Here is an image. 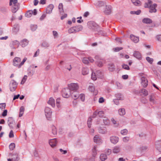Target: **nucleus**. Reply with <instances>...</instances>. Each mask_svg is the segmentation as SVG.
<instances>
[{"label": "nucleus", "mask_w": 161, "mask_h": 161, "mask_svg": "<svg viewBox=\"0 0 161 161\" xmlns=\"http://www.w3.org/2000/svg\"><path fill=\"white\" fill-rule=\"evenodd\" d=\"M27 58L25 57L23 61L21 62V58L19 57H16L13 60V65L14 66L17 67L18 68H20L24 64Z\"/></svg>", "instance_id": "nucleus-1"}, {"label": "nucleus", "mask_w": 161, "mask_h": 161, "mask_svg": "<svg viewBox=\"0 0 161 161\" xmlns=\"http://www.w3.org/2000/svg\"><path fill=\"white\" fill-rule=\"evenodd\" d=\"M9 5H12L11 10L12 13H15L19 9V4L17 0H10Z\"/></svg>", "instance_id": "nucleus-2"}, {"label": "nucleus", "mask_w": 161, "mask_h": 161, "mask_svg": "<svg viewBox=\"0 0 161 161\" xmlns=\"http://www.w3.org/2000/svg\"><path fill=\"white\" fill-rule=\"evenodd\" d=\"M71 92L68 88L63 89L62 92V94L63 97L68 98L71 95Z\"/></svg>", "instance_id": "nucleus-3"}, {"label": "nucleus", "mask_w": 161, "mask_h": 161, "mask_svg": "<svg viewBox=\"0 0 161 161\" xmlns=\"http://www.w3.org/2000/svg\"><path fill=\"white\" fill-rule=\"evenodd\" d=\"M148 3L149 4V12L151 13H155L157 11V10L156 8L157 7V4H154L153 5H152V2L150 0H148Z\"/></svg>", "instance_id": "nucleus-4"}, {"label": "nucleus", "mask_w": 161, "mask_h": 161, "mask_svg": "<svg viewBox=\"0 0 161 161\" xmlns=\"http://www.w3.org/2000/svg\"><path fill=\"white\" fill-rule=\"evenodd\" d=\"M7 123L10 128L13 129L15 125V120L12 117H9L8 118Z\"/></svg>", "instance_id": "nucleus-5"}, {"label": "nucleus", "mask_w": 161, "mask_h": 161, "mask_svg": "<svg viewBox=\"0 0 161 161\" xmlns=\"http://www.w3.org/2000/svg\"><path fill=\"white\" fill-rule=\"evenodd\" d=\"M68 86V88L71 92L73 91V92L74 91H77L79 87L78 84L75 83H71L69 84Z\"/></svg>", "instance_id": "nucleus-6"}, {"label": "nucleus", "mask_w": 161, "mask_h": 161, "mask_svg": "<svg viewBox=\"0 0 161 161\" xmlns=\"http://www.w3.org/2000/svg\"><path fill=\"white\" fill-rule=\"evenodd\" d=\"M9 156L12 157V161H18L19 159L18 154L17 153L14 154L9 153Z\"/></svg>", "instance_id": "nucleus-7"}, {"label": "nucleus", "mask_w": 161, "mask_h": 161, "mask_svg": "<svg viewBox=\"0 0 161 161\" xmlns=\"http://www.w3.org/2000/svg\"><path fill=\"white\" fill-rule=\"evenodd\" d=\"M45 112L46 117L47 118H50L52 114L51 109L50 108L47 107L45 108Z\"/></svg>", "instance_id": "nucleus-8"}, {"label": "nucleus", "mask_w": 161, "mask_h": 161, "mask_svg": "<svg viewBox=\"0 0 161 161\" xmlns=\"http://www.w3.org/2000/svg\"><path fill=\"white\" fill-rule=\"evenodd\" d=\"M98 132L103 134H106L107 133V129L105 127H99L97 128Z\"/></svg>", "instance_id": "nucleus-9"}, {"label": "nucleus", "mask_w": 161, "mask_h": 161, "mask_svg": "<svg viewBox=\"0 0 161 161\" xmlns=\"http://www.w3.org/2000/svg\"><path fill=\"white\" fill-rule=\"evenodd\" d=\"M141 83L144 87H146L148 85V81L146 78L145 77H142L141 79Z\"/></svg>", "instance_id": "nucleus-10"}, {"label": "nucleus", "mask_w": 161, "mask_h": 161, "mask_svg": "<svg viewBox=\"0 0 161 161\" xmlns=\"http://www.w3.org/2000/svg\"><path fill=\"white\" fill-rule=\"evenodd\" d=\"M110 139L112 143L115 144L118 142L119 138L117 136H113L110 137Z\"/></svg>", "instance_id": "nucleus-11"}, {"label": "nucleus", "mask_w": 161, "mask_h": 161, "mask_svg": "<svg viewBox=\"0 0 161 161\" xmlns=\"http://www.w3.org/2000/svg\"><path fill=\"white\" fill-rule=\"evenodd\" d=\"M89 24L91 27V28L95 30H97L98 27V25L95 23L93 22H89Z\"/></svg>", "instance_id": "nucleus-12"}, {"label": "nucleus", "mask_w": 161, "mask_h": 161, "mask_svg": "<svg viewBox=\"0 0 161 161\" xmlns=\"http://www.w3.org/2000/svg\"><path fill=\"white\" fill-rule=\"evenodd\" d=\"M49 142L50 145L52 147H54L57 144V141L56 138L50 140Z\"/></svg>", "instance_id": "nucleus-13"}, {"label": "nucleus", "mask_w": 161, "mask_h": 161, "mask_svg": "<svg viewBox=\"0 0 161 161\" xmlns=\"http://www.w3.org/2000/svg\"><path fill=\"white\" fill-rule=\"evenodd\" d=\"M71 95L75 100L77 99L79 97V94L77 91H74L72 93L71 92Z\"/></svg>", "instance_id": "nucleus-14"}, {"label": "nucleus", "mask_w": 161, "mask_h": 161, "mask_svg": "<svg viewBox=\"0 0 161 161\" xmlns=\"http://www.w3.org/2000/svg\"><path fill=\"white\" fill-rule=\"evenodd\" d=\"M155 146L157 149L161 153V140L157 141L155 142Z\"/></svg>", "instance_id": "nucleus-15"}, {"label": "nucleus", "mask_w": 161, "mask_h": 161, "mask_svg": "<svg viewBox=\"0 0 161 161\" xmlns=\"http://www.w3.org/2000/svg\"><path fill=\"white\" fill-rule=\"evenodd\" d=\"M94 142H96L97 144H100L102 142V140L97 135H96L94 137Z\"/></svg>", "instance_id": "nucleus-16"}, {"label": "nucleus", "mask_w": 161, "mask_h": 161, "mask_svg": "<svg viewBox=\"0 0 161 161\" xmlns=\"http://www.w3.org/2000/svg\"><path fill=\"white\" fill-rule=\"evenodd\" d=\"M54 7V5L53 4L49 5L46 8V13L49 14L51 13Z\"/></svg>", "instance_id": "nucleus-17"}, {"label": "nucleus", "mask_w": 161, "mask_h": 161, "mask_svg": "<svg viewBox=\"0 0 161 161\" xmlns=\"http://www.w3.org/2000/svg\"><path fill=\"white\" fill-rule=\"evenodd\" d=\"M133 56L138 59H141L142 58L141 53L138 51H135L133 53Z\"/></svg>", "instance_id": "nucleus-18"}, {"label": "nucleus", "mask_w": 161, "mask_h": 161, "mask_svg": "<svg viewBox=\"0 0 161 161\" xmlns=\"http://www.w3.org/2000/svg\"><path fill=\"white\" fill-rule=\"evenodd\" d=\"M111 12V7L110 6H106L105 9L104 10V13L107 14H110Z\"/></svg>", "instance_id": "nucleus-19"}, {"label": "nucleus", "mask_w": 161, "mask_h": 161, "mask_svg": "<svg viewBox=\"0 0 161 161\" xmlns=\"http://www.w3.org/2000/svg\"><path fill=\"white\" fill-rule=\"evenodd\" d=\"M121 150L119 146H116L114 147L113 149V152L114 153H117L120 152Z\"/></svg>", "instance_id": "nucleus-20"}, {"label": "nucleus", "mask_w": 161, "mask_h": 161, "mask_svg": "<svg viewBox=\"0 0 161 161\" xmlns=\"http://www.w3.org/2000/svg\"><path fill=\"white\" fill-rule=\"evenodd\" d=\"M131 40L135 43H137L139 41V38L131 34L130 36Z\"/></svg>", "instance_id": "nucleus-21"}, {"label": "nucleus", "mask_w": 161, "mask_h": 161, "mask_svg": "<svg viewBox=\"0 0 161 161\" xmlns=\"http://www.w3.org/2000/svg\"><path fill=\"white\" fill-rule=\"evenodd\" d=\"M48 103L51 105V106L54 107L55 106V100L52 97L50 98L49 100L47 102Z\"/></svg>", "instance_id": "nucleus-22"}, {"label": "nucleus", "mask_w": 161, "mask_h": 161, "mask_svg": "<svg viewBox=\"0 0 161 161\" xmlns=\"http://www.w3.org/2000/svg\"><path fill=\"white\" fill-rule=\"evenodd\" d=\"M21 46L23 47H24L28 45V41L26 39H24L21 42Z\"/></svg>", "instance_id": "nucleus-23"}, {"label": "nucleus", "mask_w": 161, "mask_h": 161, "mask_svg": "<svg viewBox=\"0 0 161 161\" xmlns=\"http://www.w3.org/2000/svg\"><path fill=\"white\" fill-rule=\"evenodd\" d=\"M103 121L105 125H108L110 124V120L107 117H104L103 118Z\"/></svg>", "instance_id": "nucleus-24"}, {"label": "nucleus", "mask_w": 161, "mask_h": 161, "mask_svg": "<svg viewBox=\"0 0 161 161\" xmlns=\"http://www.w3.org/2000/svg\"><path fill=\"white\" fill-rule=\"evenodd\" d=\"M142 22L146 24H151L152 22V20L148 18H144L142 19Z\"/></svg>", "instance_id": "nucleus-25"}, {"label": "nucleus", "mask_w": 161, "mask_h": 161, "mask_svg": "<svg viewBox=\"0 0 161 161\" xmlns=\"http://www.w3.org/2000/svg\"><path fill=\"white\" fill-rule=\"evenodd\" d=\"M117 99L119 100H123L124 99V96L120 93H118L115 95Z\"/></svg>", "instance_id": "nucleus-26"}, {"label": "nucleus", "mask_w": 161, "mask_h": 161, "mask_svg": "<svg viewBox=\"0 0 161 161\" xmlns=\"http://www.w3.org/2000/svg\"><path fill=\"white\" fill-rule=\"evenodd\" d=\"M74 28L75 30V33H76L81 31L83 29V27L82 25H79L77 26H74Z\"/></svg>", "instance_id": "nucleus-27"}, {"label": "nucleus", "mask_w": 161, "mask_h": 161, "mask_svg": "<svg viewBox=\"0 0 161 161\" xmlns=\"http://www.w3.org/2000/svg\"><path fill=\"white\" fill-rule=\"evenodd\" d=\"M108 69L110 71H113L115 69V66L112 63H110L108 65Z\"/></svg>", "instance_id": "nucleus-28"}, {"label": "nucleus", "mask_w": 161, "mask_h": 161, "mask_svg": "<svg viewBox=\"0 0 161 161\" xmlns=\"http://www.w3.org/2000/svg\"><path fill=\"white\" fill-rule=\"evenodd\" d=\"M132 3L134 5L139 6L141 5V2L139 0H131Z\"/></svg>", "instance_id": "nucleus-29"}, {"label": "nucleus", "mask_w": 161, "mask_h": 161, "mask_svg": "<svg viewBox=\"0 0 161 161\" xmlns=\"http://www.w3.org/2000/svg\"><path fill=\"white\" fill-rule=\"evenodd\" d=\"M89 72V69L87 68L84 67L82 69V73L83 75L87 74Z\"/></svg>", "instance_id": "nucleus-30"}, {"label": "nucleus", "mask_w": 161, "mask_h": 161, "mask_svg": "<svg viewBox=\"0 0 161 161\" xmlns=\"http://www.w3.org/2000/svg\"><path fill=\"white\" fill-rule=\"evenodd\" d=\"M97 146H94L92 148V155L93 157H95L97 154Z\"/></svg>", "instance_id": "nucleus-31"}, {"label": "nucleus", "mask_w": 161, "mask_h": 161, "mask_svg": "<svg viewBox=\"0 0 161 161\" xmlns=\"http://www.w3.org/2000/svg\"><path fill=\"white\" fill-rule=\"evenodd\" d=\"M33 13V11L29 10L25 14V16L28 18L32 16Z\"/></svg>", "instance_id": "nucleus-32"}, {"label": "nucleus", "mask_w": 161, "mask_h": 161, "mask_svg": "<svg viewBox=\"0 0 161 161\" xmlns=\"http://www.w3.org/2000/svg\"><path fill=\"white\" fill-rule=\"evenodd\" d=\"M140 93H142L144 96H147L148 95V91L144 89H141L140 91Z\"/></svg>", "instance_id": "nucleus-33"}, {"label": "nucleus", "mask_w": 161, "mask_h": 161, "mask_svg": "<svg viewBox=\"0 0 161 161\" xmlns=\"http://www.w3.org/2000/svg\"><path fill=\"white\" fill-rule=\"evenodd\" d=\"M147 148V146H143L139 147L138 149V151L141 152H144L146 151Z\"/></svg>", "instance_id": "nucleus-34"}, {"label": "nucleus", "mask_w": 161, "mask_h": 161, "mask_svg": "<svg viewBox=\"0 0 161 161\" xmlns=\"http://www.w3.org/2000/svg\"><path fill=\"white\" fill-rule=\"evenodd\" d=\"M100 158L102 161H104L107 158V157L106 154H102L100 155Z\"/></svg>", "instance_id": "nucleus-35"}, {"label": "nucleus", "mask_w": 161, "mask_h": 161, "mask_svg": "<svg viewBox=\"0 0 161 161\" xmlns=\"http://www.w3.org/2000/svg\"><path fill=\"white\" fill-rule=\"evenodd\" d=\"M119 114L120 115H123L125 114V109L124 108L119 109Z\"/></svg>", "instance_id": "nucleus-36"}, {"label": "nucleus", "mask_w": 161, "mask_h": 161, "mask_svg": "<svg viewBox=\"0 0 161 161\" xmlns=\"http://www.w3.org/2000/svg\"><path fill=\"white\" fill-rule=\"evenodd\" d=\"M24 111V108L22 106L20 107L19 111V117H21L23 115Z\"/></svg>", "instance_id": "nucleus-37"}, {"label": "nucleus", "mask_w": 161, "mask_h": 161, "mask_svg": "<svg viewBox=\"0 0 161 161\" xmlns=\"http://www.w3.org/2000/svg\"><path fill=\"white\" fill-rule=\"evenodd\" d=\"M75 31L74 27H73L69 29L68 32V33L70 34L75 33H76Z\"/></svg>", "instance_id": "nucleus-38"}, {"label": "nucleus", "mask_w": 161, "mask_h": 161, "mask_svg": "<svg viewBox=\"0 0 161 161\" xmlns=\"http://www.w3.org/2000/svg\"><path fill=\"white\" fill-rule=\"evenodd\" d=\"M104 3L103 2L98 1L96 3V5L97 6L100 7L104 5Z\"/></svg>", "instance_id": "nucleus-39"}, {"label": "nucleus", "mask_w": 161, "mask_h": 161, "mask_svg": "<svg viewBox=\"0 0 161 161\" xmlns=\"http://www.w3.org/2000/svg\"><path fill=\"white\" fill-rule=\"evenodd\" d=\"M58 9L60 13L63 12V5L62 3H59L58 6Z\"/></svg>", "instance_id": "nucleus-40"}, {"label": "nucleus", "mask_w": 161, "mask_h": 161, "mask_svg": "<svg viewBox=\"0 0 161 161\" xmlns=\"http://www.w3.org/2000/svg\"><path fill=\"white\" fill-rule=\"evenodd\" d=\"M104 63V61L103 60H100L97 62V66L99 67H102L103 66Z\"/></svg>", "instance_id": "nucleus-41"}, {"label": "nucleus", "mask_w": 161, "mask_h": 161, "mask_svg": "<svg viewBox=\"0 0 161 161\" xmlns=\"http://www.w3.org/2000/svg\"><path fill=\"white\" fill-rule=\"evenodd\" d=\"M141 13V10H138L136 11H131L130 13L131 14H136V15H139Z\"/></svg>", "instance_id": "nucleus-42"}, {"label": "nucleus", "mask_w": 161, "mask_h": 161, "mask_svg": "<svg viewBox=\"0 0 161 161\" xmlns=\"http://www.w3.org/2000/svg\"><path fill=\"white\" fill-rule=\"evenodd\" d=\"M15 147V144L14 143H11L9 145V148L10 150H13Z\"/></svg>", "instance_id": "nucleus-43"}, {"label": "nucleus", "mask_w": 161, "mask_h": 161, "mask_svg": "<svg viewBox=\"0 0 161 161\" xmlns=\"http://www.w3.org/2000/svg\"><path fill=\"white\" fill-rule=\"evenodd\" d=\"M149 101L151 102H152L153 103H155L154 98L153 95H151L150 96Z\"/></svg>", "instance_id": "nucleus-44"}, {"label": "nucleus", "mask_w": 161, "mask_h": 161, "mask_svg": "<svg viewBox=\"0 0 161 161\" xmlns=\"http://www.w3.org/2000/svg\"><path fill=\"white\" fill-rule=\"evenodd\" d=\"M9 85L14 86L17 87V83L14 80H12L11 81Z\"/></svg>", "instance_id": "nucleus-45"}, {"label": "nucleus", "mask_w": 161, "mask_h": 161, "mask_svg": "<svg viewBox=\"0 0 161 161\" xmlns=\"http://www.w3.org/2000/svg\"><path fill=\"white\" fill-rule=\"evenodd\" d=\"M0 11L4 13L7 11V9L5 7H2L0 8Z\"/></svg>", "instance_id": "nucleus-46"}, {"label": "nucleus", "mask_w": 161, "mask_h": 161, "mask_svg": "<svg viewBox=\"0 0 161 161\" xmlns=\"http://www.w3.org/2000/svg\"><path fill=\"white\" fill-rule=\"evenodd\" d=\"M92 120V119L91 117L89 118V119H88L87 124H88V126L89 128L91 127Z\"/></svg>", "instance_id": "nucleus-47"}, {"label": "nucleus", "mask_w": 161, "mask_h": 161, "mask_svg": "<svg viewBox=\"0 0 161 161\" xmlns=\"http://www.w3.org/2000/svg\"><path fill=\"white\" fill-rule=\"evenodd\" d=\"M98 114L99 117H102L104 116V113L103 111H98Z\"/></svg>", "instance_id": "nucleus-48"}, {"label": "nucleus", "mask_w": 161, "mask_h": 161, "mask_svg": "<svg viewBox=\"0 0 161 161\" xmlns=\"http://www.w3.org/2000/svg\"><path fill=\"white\" fill-rule=\"evenodd\" d=\"M83 62L86 64H88L89 62V59L88 58H84L82 59Z\"/></svg>", "instance_id": "nucleus-49"}, {"label": "nucleus", "mask_w": 161, "mask_h": 161, "mask_svg": "<svg viewBox=\"0 0 161 161\" xmlns=\"http://www.w3.org/2000/svg\"><path fill=\"white\" fill-rule=\"evenodd\" d=\"M128 131L126 129L122 130L121 131V133L123 135H126L128 133Z\"/></svg>", "instance_id": "nucleus-50"}, {"label": "nucleus", "mask_w": 161, "mask_h": 161, "mask_svg": "<svg viewBox=\"0 0 161 161\" xmlns=\"http://www.w3.org/2000/svg\"><path fill=\"white\" fill-rule=\"evenodd\" d=\"M42 46L44 47H47L49 46V45L47 42H44L42 43Z\"/></svg>", "instance_id": "nucleus-51"}, {"label": "nucleus", "mask_w": 161, "mask_h": 161, "mask_svg": "<svg viewBox=\"0 0 161 161\" xmlns=\"http://www.w3.org/2000/svg\"><path fill=\"white\" fill-rule=\"evenodd\" d=\"M52 132L53 135H55L57 134V130L56 127L55 126L53 127L52 129Z\"/></svg>", "instance_id": "nucleus-52"}, {"label": "nucleus", "mask_w": 161, "mask_h": 161, "mask_svg": "<svg viewBox=\"0 0 161 161\" xmlns=\"http://www.w3.org/2000/svg\"><path fill=\"white\" fill-rule=\"evenodd\" d=\"M6 107V103H0V108L2 110H3V109L5 108Z\"/></svg>", "instance_id": "nucleus-53"}, {"label": "nucleus", "mask_w": 161, "mask_h": 161, "mask_svg": "<svg viewBox=\"0 0 161 161\" xmlns=\"http://www.w3.org/2000/svg\"><path fill=\"white\" fill-rule=\"evenodd\" d=\"M37 28L36 25H33L31 26V29L32 31H35Z\"/></svg>", "instance_id": "nucleus-54"}, {"label": "nucleus", "mask_w": 161, "mask_h": 161, "mask_svg": "<svg viewBox=\"0 0 161 161\" xmlns=\"http://www.w3.org/2000/svg\"><path fill=\"white\" fill-rule=\"evenodd\" d=\"M146 59L149 63H150V64L152 63L153 61V58H151L150 57H146Z\"/></svg>", "instance_id": "nucleus-55"}, {"label": "nucleus", "mask_w": 161, "mask_h": 161, "mask_svg": "<svg viewBox=\"0 0 161 161\" xmlns=\"http://www.w3.org/2000/svg\"><path fill=\"white\" fill-rule=\"evenodd\" d=\"M13 45H17L18 47L19 45V42L17 41H14L13 42Z\"/></svg>", "instance_id": "nucleus-56"}, {"label": "nucleus", "mask_w": 161, "mask_h": 161, "mask_svg": "<svg viewBox=\"0 0 161 161\" xmlns=\"http://www.w3.org/2000/svg\"><path fill=\"white\" fill-rule=\"evenodd\" d=\"M155 38L157 40L161 42V35H157L155 36Z\"/></svg>", "instance_id": "nucleus-57"}, {"label": "nucleus", "mask_w": 161, "mask_h": 161, "mask_svg": "<svg viewBox=\"0 0 161 161\" xmlns=\"http://www.w3.org/2000/svg\"><path fill=\"white\" fill-rule=\"evenodd\" d=\"M16 86H14L10 85V89L11 92H13L15 90Z\"/></svg>", "instance_id": "nucleus-58"}, {"label": "nucleus", "mask_w": 161, "mask_h": 161, "mask_svg": "<svg viewBox=\"0 0 161 161\" xmlns=\"http://www.w3.org/2000/svg\"><path fill=\"white\" fill-rule=\"evenodd\" d=\"M89 90L91 92H93L95 90V87L92 85L89 86Z\"/></svg>", "instance_id": "nucleus-59"}, {"label": "nucleus", "mask_w": 161, "mask_h": 161, "mask_svg": "<svg viewBox=\"0 0 161 161\" xmlns=\"http://www.w3.org/2000/svg\"><path fill=\"white\" fill-rule=\"evenodd\" d=\"M129 137H125L123 138V140L125 142H127L129 140Z\"/></svg>", "instance_id": "nucleus-60"}, {"label": "nucleus", "mask_w": 161, "mask_h": 161, "mask_svg": "<svg viewBox=\"0 0 161 161\" xmlns=\"http://www.w3.org/2000/svg\"><path fill=\"white\" fill-rule=\"evenodd\" d=\"M111 150L110 149H108L105 150V153L108 155H109L111 153Z\"/></svg>", "instance_id": "nucleus-61"}, {"label": "nucleus", "mask_w": 161, "mask_h": 161, "mask_svg": "<svg viewBox=\"0 0 161 161\" xmlns=\"http://www.w3.org/2000/svg\"><path fill=\"white\" fill-rule=\"evenodd\" d=\"M92 80H95L97 79V77L95 73H92Z\"/></svg>", "instance_id": "nucleus-62"}, {"label": "nucleus", "mask_w": 161, "mask_h": 161, "mask_svg": "<svg viewBox=\"0 0 161 161\" xmlns=\"http://www.w3.org/2000/svg\"><path fill=\"white\" fill-rule=\"evenodd\" d=\"M81 100L82 101H84L85 100V95L83 94H81L79 96Z\"/></svg>", "instance_id": "nucleus-63"}, {"label": "nucleus", "mask_w": 161, "mask_h": 161, "mask_svg": "<svg viewBox=\"0 0 161 161\" xmlns=\"http://www.w3.org/2000/svg\"><path fill=\"white\" fill-rule=\"evenodd\" d=\"M34 73L35 70L34 69H33L32 70H31L29 72V73H28V75L30 76H31L34 74Z\"/></svg>", "instance_id": "nucleus-64"}]
</instances>
